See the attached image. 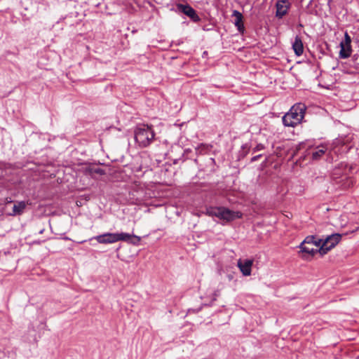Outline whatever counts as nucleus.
Wrapping results in <instances>:
<instances>
[{"instance_id": "obj_23", "label": "nucleus", "mask_w": 359, "mask_h": 359, "mask_svg": "<svg viewBox=\"0 0 359 359\" xmlns=\"http://www.w3.org/2000/svg\"><path fill=\"white\" fill-rule=\"evenodd\" d=\"M13 202L12 199L11 198H6V203H11Z\"/></svg>"}, {"instance_id": "obj_8", "label": "nucleus", "mask_w": 359, "mask_h": 359, "mask_svg": "<svg viewBox=\"0 0 359 359\" xmlns=\"http://www.w3.org/2000/svg\"><path fill=\"white\" fill-rule=\"evenodd\" d=\"M177 9L190 18L194 22H198L200 20L199 16L197 15L196 11L189 4H178L177 5Z\"/></svg>"}, {"instance_id": "obj_19", "label": "nucleus", "mask_w": 359, "mask_h": 359, "mask_svg": "<svg viewBox=\"0 0 359 359\" xmlns=\"http://www.w3.org/2000/svg\"><path fill=\"white\" fill-rule=\"evenodd\" d=\"M264 149V146L262 144H258L253 149L254 152L263 150Z\"/></svg>"}, {"instance_id": "obj_22", "label": "nucleus", "mask_w": 359, "mask_h": 359, "mask_svg": "<svg viewBox=\"0 0 359 359\" xmlns=\"http://www.w3.org/2000/svg\"><path fill=\"white\" fill-rule=\"evenodd\" d=\"M262 156V154H259V155H257V156H255L254 157L252 158L251 159V161L254 162V161H257L260 157Z\"/></svg>"}, {"instance_id": "obj_21", "label": "nucleus", "mask_w": 359, "mask_h": 359, "mask_svg": "<svg viewBox=\"0 0 359 359\" xmlns=\"http://www.w3.org/2000/svg\"><path fill=\"white\" fill-rule=\"evenodd\" d=\"M305 144H306V143H305V142H300V143L297 146V149H297V151H299V150H300V149H302L304 148Z\"/></svg>"}, {"instance_id": "obj_4", "label": "nucleus", "mask_w": 359, "mask_h": 359, "mask_svg": "<svg viewBox=\"0 0 359 359\" xmlns=\"http://www.w3.org/2000/svg\"><path fill=\"white\" fill-rule=\"evenodd\" d=\"M205 214L208 216L216 217L225 222H231L242 217L239 211H232L223 207H210L206 209Z\"/></svg>"}, {"instance_id": "obj_18", "label": "nucleus", "mask_w": 359, "mask_h": 359, "mask_svg": "<svg viewBox=\"0 0 359 359\" xmlns=\"http://www.w3.org/2000/svg\"><path fill=\"white\" fill-rule=\"evenodd\" d=\"M323 243V240H321V239H317V238H316V242H313V245H314L315 246H316V247H318V248H320L321 247V245H322Z\"/></svg>"}, {"instance_id": "obj_24", "label": "nucleus", "mask_w": 359, "mask_h": 359, "mask_svg": "<svg viewBox=\"0 0 359 359\" xmlns=\"http://www.w3.org/2000/svg\"><path fill=\"white\" fill-rule=\"evenodd\" d=\"M349 149H350V147H348V146H346V148H345V149H346V150H348Z\"/></svg>"}, {"instance_id": "obj_10", "label": "nucleus", "mask_w": 359, "mask_h": 359, "mask_svg": "<svg viewBox=\"0 0 359 359\" xmlns=\"http://www.w3.org/2000/svg\"><path fill=\"white\" fill-rule=\"evenodd\" d=\"M253 261L251 259H245L244 261L239 260L238 262V266L244 276H250L251 274V268Z\"/></svg>"}, {"instance_id": "obj_25", "label": "nucleus", "mask_w": 359, "mask_h": 359, "mask_svg": "<svg viewBox=\"0 0 359 359\" xmlns=\"http://www.w3.org/2000/svg\"><path fill=\"white\" fill-rule=\"evenodd\" d=\"M247 147H248L247 144H245V145L243 146V149L247 148Z\"/></svg>"}, {"instance_id": "obj_7", "label": "nucleus", "mask_w": 359, "mask_h": 359, "mask_svg": "<svg viewBox=\"0 0 359 359\" xmlns=\"http://www.w3.org/2000/svg\"><path fill=\"white\" fill-rule=\"evenodd\" d=\"M291 7L289 0H278L276 3V17L282 19L286 15Z\"/></svg>"}, {"instance_id": "obj_3", "label": "nucleus", "mask_w": 359, "mask_h": 359, "mask_svg": "<svg viewBox=\"0 0 359 359\" xmlns=\"http://www.w3.org/2000/svg\"><path fill=\"white\" fill-rule=\"evenodd\" d=\"M135 142L140 147H147L154 140L155 133L151 126L148 125H138L134 131Z\"/></svg>"}, {"instance_id": "obj_26", "label": "nucleus", "mask_w": 359, "mask_h": 359, "mask_svg": "<svg viewBox=\"0 0 359 359\" xmlns=\"http://www.w3.org/2000/svg\"><path fill=\"white\" fill-rule=\"evenodd\" d=\"M202 147H204V145L203 144H201V146H200V147L198 149H200Z\"/></svg>"}, {"instance_id": "obj_11", "label": "nucleus", "mask_w": 359, "mask_h": 359, "mask_svg": "<svg viewBox=\"0 0 359 359\" xmlns=\"http://www.w3.org/2000/svg\"><path fill=\"white\" fill-rule=\"evenodd\" d=\"M232 16L235 18V26L237 27L238 32L243 34L245 31V27L243 22V16L242 13L235 10L233 11Z\"/></svg>"}, {"instance_id": "obj_15", "label": "nucleus", "mask_w": 359, "mask_h": 359, "mask_svg": "<svg viewBox=\"0 0 359 359\" xmlns=\"http://www.w3.org/2000/svg\"><path fill=\"white\" fill-rule=\"evenodd\" d=\"M337 183L340 184V186L343 189H348L353 185L352 180H351L346 175L341 176L339 181L337 182Z\"/></svg>"}, {"instance_id": "obj_17", "label": "nucleus", "mask_w": 359, "mask_h": 359, "mask_svg": "<svg viewBox=\"0 0 359 359\" xmlns=\"http://www.w3.org/2000/svg\"><path fill=\"white\" fill-rule=\"evenodd\" d=\"M334 144L335 146H338V145H342V146H344L345 145V142H344L343 140L341 139H336L334 142Z\"/></svg>"}, {"instance_id": "obj_9", "label": "nucleus", "mask_w": 359, "mask_h": 359, "mask_svg": "<svg viewBox=\"0 0 359 359\" xmlns=\"http://www.w3.org/2000/svg\"><path fill=\"white\" fill-rule=\"evenodd\" d=\"M29 204L28 201H16L13 207L11 212L8 213L9 216H20L22 215L27 208V206Z\"/></svg>"}, {"instance_id": "obj_12", "label": "nucleus", "mask_w": 359, "mask_h": 359, "mask_svg": "<svg viewBox=\"0 0 359 359\" xmlns=\"http://www.w3.org/2000/svg\"><path fill=\"white\" fill-rule=\"evenodd\" d=\"M299 248L301 249V252L303 253L302 257L305 259H307L308 257L313 256L318 252V249H314L313 248L306 246V244L304 243L300 244Z\"/></svg>"}, {"instance_id": "obj_6", "label": "nucleus", "mask_w": 359, "mask_h": 359, "mask_svg": "<svg viewBox=\"0 0 359 359\" xmlns=\"http://www.w3.org/2000/svg\"><path fill=\"white\" fill-rule=\"evenodd\" d=\"M351 38L348 32L344 34V40L340 43L339 57L341 59H346L349 57L352 53L351 48Z\"/></svg>"}, {"instance_id": "obj_16", "label": "nucleus", "mask_w": 359, "mask_h": 359, "mask_svg": "<svg viewBox=\"0 0 359 359\" xmlns=\"http://www.w3.org/2000/svg\"><path fill=\"white\" fill-rule=\"evenodd\" d=\"M313 242H316V237L313 236H307L302 243L309 245V244H313Z\"/></svg>"}, {"instance_id": "obj_13", "label": "nucleus", "mask_w": 359, "mask_h": 359, "mask_svg": "<svg viewBox=\"0 0 359 359\" xmlns=\"http://www.w3.org/2000/svg\"><path fill=\"white\" fill-rule=\"evenodd\" d=\"M292 48L295 54L300 56L304 52V46L301 38L297 36L294 39V41L292 43Z\"/></svg>"}, {"instance_id": "obj_20", "label": "nucleus", "mask_w": 359, "mask_h": 359, "mask_svg": "<svg viewBox=\"0 0 359 359\" xmlns=\"http://www.w3.org/2000/svg\"><path fill=\"white\" fill-rule=\"evenodd\" d=\"M93 172L95 173L99 174L100 175L104 174V171L102 169H101V168H95V169L93 170Z\"/></svg>"}, {"instance_id": "obj_2", "label": "nucleus", "mask_w": 359, "mask_h": 359, "mask_svg": "<svg viewBox=\"0 0 359 359\" xmlns=\"http://www.w3.org/2000/svg\"><path fill=\"white\" fill-rule=\"evenodd\" d=\"M306 107L304 104L297 103L290 111L283 116V123L285 126L295 127L301 123L304 117Z\"/></svg>"}, {"instance_id": "obj_1", "label": "nucleus", "mask_w": 359, "mask_h": 359, "mask_svg": "<svg viewBox=\"0 0 359 359\" xmlns=\"http://www.w3.org/2000/svg\"><path fill=\"white\" fill-rule=\"evenodd\" d=\"M92 239H95L101 244H110L118 241H126L134 245L139 243L140 237L131 235L128 233H105L102 235L95 236Z\"/></svg>"}, {"instance_id": "obj_5", "label": "nucleus", "mask_w": 359, "mask_h": 359, "mask_svg": "<svg viewBox=\"0 0 359 359\" xmlns=\"http://www.w3.org/2000/svg\"><path fill=\"white\" fill-rule=\"evenodd\" d=\"M341 238V235L339 233H334L328 236L324 241L321 247L318 249V252L321 255L327 254L331 249H332L337 244L339 243Z\"/></svg>"}, {"instance_id": "obj_14", "label": "nucleus", "mask_w": 359, "mask_h": 359, "mask_svg": "<svg viewBox=\"0 0 359 359\" xmlns=\"http://www.w3.org/2000/svg\"><path fill=\"white\" fill-rule=\"evenodd\" d=\"M327 149V147L324 145L316 147V151L312 152V159L318 160L325 154Z\"/></svg>"}]
</instances>
